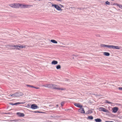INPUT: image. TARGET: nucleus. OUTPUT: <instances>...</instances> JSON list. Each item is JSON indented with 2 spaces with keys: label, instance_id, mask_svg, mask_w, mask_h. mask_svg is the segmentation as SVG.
I'll return each instance as SVG.
<instances>
[{
  "label": "nucleus",
  "instance_id": "39448f33",
  "mask_svg": "<svg viewBox=\"0 0 122 122\" xmlns=\"http://www.w3.org/2000/svg\"><path fill=\"white\" fill-rule=\"evenodd\" d=\"M99 111H103L104 112H108V111L105 109V108L102 107H100L99 108Z\"/></svg>",
  "mask_w": 122,
  "mask_h": 122
},
{
  "label": "nucleus",
  "instance_id": "20e7f679",
  "mask_svg": "<svg viewBox=\"0 0 122 122\" xmlns=\"http://www.w3.org/2000/svg\"><path fill=\"white\" fill-rule=\"evenodd\" d=\"M121 48V47L120 46L110 45V49H113L119 50Z\"/></svg>",
  "mask_w": 122,
  "mask_h": 122
},
{
  "label": "nucleus",
  "instance_id": "2f4dec72",
  "mask_svg": "<svg viewBox=\"0 0 122 122\" xmlns=\"http://www.w3.org/2000/svg\"><path fill=\"white\" fill-rule=\"evenodd\" d=\"M44 86L48 88V84H47L45 86L44 85Z\"/></svg>",
  "mask_w": 122,
  "mask_h": 122
},
{
  "label": "nucleus",
  "instance_id": "c03bdc74",
  "mask_svg": "<svg viewBox=\"0 0 122 122\" xmlns=\"http://www.w3.org/2000/svg\"><path fill=\"white\" fill-rule=\"evenodd\" d=\"M97 96H99V95H97Z\"/></svg>",
  "mask_w": 122,
  "mask_h": 122
},
{
  "label": "nucleus",
  "instance_id": "9b49d317",
  "mask_svg": "<svg viewBox=\"0 0 122 122\" xmlns=\"http://www.w3.org/2000/svg\"><path fill=\"white\" fill-rule=\"evenodd\" d=\"M17 114L19 116L21 117H23L25 116V115L23 113H21L19 112L17 113Z\"/></svg>",
  "mask_w": 122,
  "mask_h": 122
},
{
  "label": "nucleus",
  "instance_id": "a211bd4d",
  "mask_svg": "<svg viewBox=\"0 0 122 122\" xmlns=\"http://www.w3.org/2000/svg\"><path fill=\"white\" fill-rule=\"evenodd\" d=\"M53 84H48V88H53Z\"/></svg>",
  "mask_w": 122,
  "mask_h": 122
},
{
  "label": "nucleus",
  "instance_id": "72a5a7b5",
  "mask_svg": "<svg viewBox=\"0 0 122 122\" xmlns=\"http://www.w3.org/2000/svg\"><path fill=\"white\" fill-rule=\"evenodd\" d=\"M118 89L121 91H122V87H119Z\"/></svg>",
  "mask_w": 122,
  "mask_h": 122
},
{
  "label": "nucleus",
  "instance_id": "cd10ccee",
  "mask_svg": "<svg viewBox=\"0 0 122 122\" xmlns=\"http://www.w3.org/2000/svg\"><path fill=\"white\" fill-rule=\"evenodd\" d=\"M105 102L106 103H109V104H112V103L111 102H109L107 100H106V102Z\"/></svg>",
  "mask_w": 122,
  "mask_h": 122
},
{
  "label": "nucleus",
  "instance_id": "4be33fe9",
  "mask_svg": "<svg viewBox=\"0 0 122 122\" xmlns=\"http://www.w3.org/2000/svg\"><path fill=\"white\" fill-rule=\"evenodd\" d=\"M87 119L92 120L93 119V117L91 115L89 116L88 117Z\"/></svg>",
  "mask_w": 122,
  "mask_h": 122
},
{
  "label": "nucleus",
  "instance_id": "4c0bfd02",
  "mask_svg": "<svg viewBox=\"0 0 122 122\" xmlns=\"http://www.w3.org/2000/svg\"><path fill=\"white\" fill-rule=\"evenodd\" d=\"M36 88V89H38V87H35V88Z\"/></svg>",
  "mask_w": 122,
  "mask_h": 122
},
{
  "label": "nucleus",
  "instance_id": "6e6552de",
  "mask_svg": "<svg viewBox=\"0 0 122 122\" xmlns=\"http://www.w3.org/2000/svg\"><path fill=\"white\" fill-rule=\"evenodd\" d=\"M15 96L19 97L22 96L23 94L22 93L18 92L15 93Z\"/></svg>",
  "mask_w": 122,
  "mask_h": 122
},
{
  "label": "nucleus",
  "instance_id": "b1692460",
  "mask_svg": "<svg viewBox=\"0 0 122 122\" xmlns=\"http://www.w3.org/2000/svg\"><path fill=\"white\" fill-rule=\"evenodd\" d=\"M92 113V110H89L87 111L86 113V114H91Z\"/></svg>",
  "mask_w": 122,
  "mask_h": 122
},
{
  "label": "nucleus",
  "instance_id": "6ab92c4d",
  "mask_svg": "<svg viewBox=\"0 0 122 122\" xmlns=\"http://www.w3.org/2000/svg\"><path fill=\"white\" fill-rule=\"evenodd\" d=\"M104 54L106 56H109L110 54L108 52H104Z\"/></svg>",
  "mask_w": 122,
  "mask_h": 122
},
{
  "label": "nucleus",
  "instance_id": "ddd939ff",
  "mask_svg": "<svg viewBox=\"0 0 122 122\" xmlns=\"http://www.w3.org/2000/svg\"><path fill=\"white\" fill-rule=\"evenodd\" d=\"M101 46L102 47H107L109 48H110V45H108L103 44H101Z\"/></svg>",
  "mask_w": 122,
  "mask_h": 122
},
{
  "label": "nucleus",
  "instance_id": "4468645a",
  "mask_svg": "<svg viewBox=\"0 0 122 122\" xmlns=\"http://www.w3.org/2000/svg\"><path fill=\"white\" fill-rule=\"evenodd\" d=\"M118 109L117 107H115L113 108L112 109V112L114 113L117 112Z\"/></svg>",
  "mask_w": 122,
  "mask_h": 122
},
{
  "label": "nucleus",
  "instance_id": "5701e85b",
  "mask_svg": "<svg viewBox=\"0 0 122 122\" xmlns=\"http://www.w3.org/2000/svg\"><path fill=\"white\" fill-rule=\"evenodd\" d=\"M15 3L10 4L9 5V6L13 8H14Z\"/></svg>",
  "mask_w": 122,
  "mask_h": 122
},
{
  "label": "nucleus",
  "instance_id": "1a4fd4ad",
  "mask_svg": "<svg viewBox=\"0 0 122 122\" xmlns=\"http://www.w3.org/2000/svg\"><path fill=\"white\" fill-rule=\"evenodd\" d=\"M21 5V4L20 3H15L14 8H19V7Z\"/></svg>",
  "mask_w": 122,
  "mask_h": 122
},
{
  "label": "nucleus",
  "instance_id": "423d86ee",
  "mask_svg": "<svg viewBox=\"0 0 122 122\" xmlns=\"http://www.w3.org/2000/svg\"><path fill=\"white\" fill-rule=\"evenodd\" d=\"M24 48V46L21 45H20L19 46L17 45L15 46V49H16L19 50L21 49V48Z\"/></svg>",
  "mask_w": 122,
  "mask_h": 122
},
{
  "label": "nucleus",
  "instance_id": "bb28decb",
  "mask_svg": "<svg viewBox=\"0 0 122 122\" xmlns=\"http://www.w3.org/2000/svg\"><path fill=\"white\" fill-rule=\"evenodd\" d=\"M105 4L106 5H110V2L108 1H107L105 2Z\"/></svg>",
  "mask_w": 122,
  "mask_h": 122
},
{
  "label": "nucleus",
  "instance_id": "c9c22d12",
  "mask_svg": "<svg viewBox=\"0 0 122 122\" xmlns=\"http://www.w3.org/2000/svg\"><path fill=\"white\" fill-rule=\"evenodd\" d=\"M39 113H45V112H41L39 111Z\"/></svg>",
  "mask_w": 122,
  "mask_h": 122
},
{
  "label": "nucleus",
  "instance_id": "f8f14e48",
  "mask_svg": "<svg viewBox=\"0 0 122 122\" xmlns=\"http://www.w3.org/2000/svg\"><path fill=\"white\" fill-rule=\"evenodd\" d=\"M78 112L82 113H85L84 109L82 107L79 109Z\"/></svg>",
  "mask_w": 122,
  "mask_h": 122
},
{
  "label": "nucleus",
  "instance_id": "a19ab883",
  "mask_svg": "<svg viewBox=\"0 0 122 122\" xmlns=\"http://www.w3.org/2000/svg\"><path fill=\"white\" fill-rule=\"evenodd\" d=\"M110 122H114L113 121H110Z\"/></svg>",
  "mask_w": 122,
  "mask_h": 122
},
{
  "label": "nucleus",
  "instance_id": "a878e982",
  "mask_svg": "<svg viewBox=\"0 0 122 122\" xmlns=\"http://www.w3.org/2000/svg\"><path fill=\"white\" fill-rule=\"evenodd\" d=\"M26 86H28L30 87H33V88H35V87L33 86L30 85H26Z\"/></svg>",
  "mask_w": 122,
  "mask_h": 122
},
{
  "label": "nucleus",
  "instance_id": "ea45409f",
  "mask_svg": "<svg viewBox=\"0 0 122 122\" xmlns=\"http://www.w3.org/2000/svg\"><path fill=\"white\" fill-rule=\"evenodd\" d=\"M105 122H110V121H106Z\"/></svg>",
  "mask_w": 122,
  "mask_h": 122
},
{
  "label": "nucleus",
  "instance_id": "473e14b6",
  "mask_svg": "<svg viewBox=\"0 0 122 122\" xmlns=\"http://www.w3.org/2000/svg\"><path fill=\"white\" fill-rule=\"evenodd\" d=\"M11 121H14V122H17L18 121V120L17 119H15L13 120H12Z\"/></svg>",
  "mask_w": 122,
  "mask_h": 122
},
{
  "label": "nucleus",
  "instance_id": "f03ea898",
  "mask_svg": "<svg viewBox=\"0 0 122 122\" xmlns=\"http://www.w3.org/2000/svg\"><path fill=\"white\" fill-rule=\"evenodd\" d=\"M52 6L54 7L56 10H58L62 11V10L61 8L60 7L57 5L53 4L52 5Z\"/></svg>",
  "mask_w": 122,
  "mask_h": 122
},
{
  "label": "nucleus",
  "instance_id": "9d476101",
  "mask_svg": "<svg viewBox=\"0 0 122 122\" xmlns=\"http://www.w3.org/2000/svg\"><path fill=\"white\" fill-rule=\"evenodd\" d=\"M37 107V106L36 104H33L31 105V108L32 109H36Z\"/></svg>",
  "mask_w": 122,
  "mask_h": 122
},
{
  "label": "nucleus",
  "instance_id": "c85d7f7f",
  "mask_svg": "<svg viewBox=\"0 0 122 122\" xmlns=\"http://www.w3.org/2000/svg\"><path fill=\"white\" fill-rule=\"evenodd\" d=\"M118 6H119V8H121V9H122V5H118Z\"/></svg>",
  "mask_w": 122,
  "mask_h": 122
},
{
  "label": "nucleus",
  "instance_id": "37998d69",
  "mask_svg": "<svg viewBox=\"0 0 122 122\" xmlns=\"http://www.w3.org/2000/svg\"><path fill=\"white\" fill-rule=\"evenodd\" d=\"M78 9H81V8H78Z\"/></svg>",
  "mask_w": 122,
  "mask_h": 122
},
{
  "label": "nucleus",
  "instance_id": "7ed1b4c3",
  "mask_svg": "<svg viewBox=\"0 0 122 122\" xmlns=\"http://www.w3.org/2000/svg\"><path fill=\"white\" fill-rule=\"evenodd\" d=\"M32 5H23L22 4H21V5L20 6V7L21 8H27L28 7H30L32 6Z\"/></svg>",
  "mask_w": 122,
  "mask_h": 122
},
{
  "label": "nucleus",
  "instance_id": "2eb2a0df",
  "mask_svg": "<svg viewBox=\"0 0 122 122\" xmlns=\"http://www.w3.org/2000/svg\"><path fill=\"white\" fill-rule=\"evenodd\" d=\"M74 105L75 106L79 108H81L82 107V105H80L79 103H75L74 104Z\"/></svg>",
  "mask_w": 122,
  "mask_h": 122
},
{
  "label": "nucleus",
  "instance_id": "c756f323",
  "mask_svg": "<svg viewBox=\"0 0 122 122\" xmlns=\"http://www.w3.org/2000/svg\"><path fill=\"white\" fill-rule=\"evenodd\" d=\"M64 103V102H62L61 103V105L62 106H63Z\"/></svg>",
  "mask_w": 122,
  "mask_h": 122
},
{
  "label": "nucleus",
  "instance_id": "412c9836",
  "mask_svg": "<svg viewBox=\"0 0 122 122\" xmlns=\"http://www.w3.org/2000/svg\"><path fill=\"white\" fill-rule=\"evenodd\" d=\"M9 46L10 47H12L11 48L14 49H15V45H9Z\"/></svg>",
  "mask_w": 122,
  "mask_h": 122
},
{
  "label": "nucleus",
  "instance_id": "e433bc0d",
  "mask_svg": "<svg viewBox=\"0 0 122 122\" xmlns=\"http://www.w3.org/2000/svg\"><path fill=\"white\" fill-rule=\"evenodd\" d=\"M60 5V6H61V7H64L63 6V5H61L60 4V5Z\"/></svg>",
  "mask_w": 122,
  "mask_h": 122
},
{
  "label": "nucleus",
  "instance_id": "58836bf2",
  "mask_svg": "<svg viewBox=\"0 0 122 122\" xmlns=\"http://www.w3.org/2000/svg\"><path fill=\"white\" fill-rule=\"evenodd\" d=\"M35 112V113H36V112L38 113V111H35V112Z\"/></svg>",
  "mask_w": 122,
  "mask_h": 122
},
{
  "label": "nucleus",
  "instance_id": "393cba45",
  "mask_svg": "<svg viewBox=\"0 0 122 122\" xmlns=\"http://www.w3.org/2000/svg\"><path fill=\"white\" fill-rule=\"evenodd\" d=\"M56 68L57 69H60L61 68V66L59 65H58L56 67Z\"/></svg>",
  "mask_w": 122,
  "mask_h": 122
},
{
  "label": "nucleus",
  "instance_id": "f257e3e1",
  "mask_svg": "<svg viewBox=\"0 0 122 122\" xmlns=\"http://www.w3.org/2000/svg\"><path fill=\"white\" fill-rule=\"evenodd\" d=\"M53 88L55 89L59 90H63L64 89L62 88H60L59 86L56 85L55 84H53Z\"/></svg>",
  "mask_w": 122,
  "mask_h": 122
},
{
  "label": "nucleus",
  "instance_id": "aec40b11",
  "mask_svg": "<svg viewBox=\"0 0 122 122\" xmlns=\"http://www.w3.org/2000/svg\"><path fill=\"white\" fill-rule=\"evenodd\" d=\"M51 41L54 43L56 44L57 43V41L54 40H51Z\"/></svg>",
  "mask_w": 122,
  "mask_h": 122
},
{
  "label": "nucleus",
  "instance_id": "f704fd0d",
  "mask_svg": "<svg viewBox=\"0 0 122 122\" xmlns=\"http://www.w3.org/2000/svg\"><path fill=\"white\" fill-rule=\"evenodd\" d=\"M5 114H10V112L5 113Z\"/></svg>",
  "mask_w": 122,
  "mask_h": 122
},
{
  "label": "nucleus",
  "instance_id": "0eeeda50",
  "mask_svg": "<svg viewBox=\"0 0 122 122\" xmlns=\"http://www.w3.org/2000/svg\"><path fill=\"white\" fill-rule=\"evenodd\" d=\"M25 103V102H18L16 103H10L9 104L10 105H19V104H24Z\"/></svg>",
  "mask_w": 122,
  "mask_h": 122
},
{
  "label": "nucleus",
  "instance_id": "f3484780",
  "mask_svg": "<svg viewBox=\"0 0 122 122\" xmlns=\"http://www.w3.org/2000/svg\"><path fill=\"white\" fill-rule=\"evenodd\" d=\"M95 120L96 122H101L102 121L101 119L99 118L95 119Z\"/></svg>",
  "mask_w": 122,
  "mask_h": 122
},
{
  "label": "nucleus",
  "instance_id": "79ce46f5",
  "mask_svg": "<svg viewBox=\"0 0 122 122\" xmlns=\"http://www.w3.org/2000/svg\"><path fill=\"white\" fill-rule=\"evenodd\" d=\"M58 105H56V106H57V107H58Z\"/></svg>",
  "mask_w": 122,
  "mask_h": 122
},
{
  "label": "nucleus",
  "instance_id": "7c9ffc66",
  "mask_svg": "<svg viewBox=\"0 0 122 122\" xmlns=\"http://www.w3.org/2000/svg\"><path fill=\"white\" fill-rule=\"evenodd\" d=\"M10 95L11 97H14L15 96V93L12 94V95Z\"/></svg>",
  "mask_w": 122,
  "mask_h": 122
},
{
  "label": "nucleus",
  "instance_id": "dca6fc26",
  "mask_svg": "<svg viewBox=\"0 0 122 122\" xmlns=\"http://www.w3.org/2000/svg\"><path fill=\"white\" fill-rule=\"evenodd\" d=\"M58 61L55 60H53L51 62V64L53 65H56L57 64Z\"/></svg>",
  "mask_w": 122,
  "mask_h": 122
}]
</instances>
